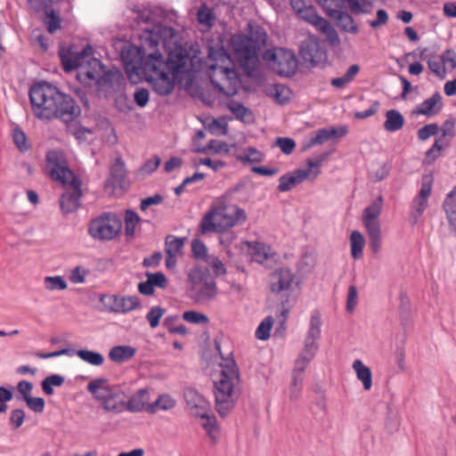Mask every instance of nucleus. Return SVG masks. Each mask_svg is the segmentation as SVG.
<instances>
[{"instance_id":"21","label":"nucleus","mask_w":456,"mask_h":456,"mask_svg":"<svg viewBox=\"0 0 456 456\" xmlns=\"http://www.w3.org/2000/svg\"><path fill=\"white\" fill-rule=\"evenodd\" d=\"M357 379L362 384L365 391H370L372 387V373L370 369L366 366L360 359L354 360L352 364Z\"/></svg>"},{"instance_id":"62","label":"nucleus","mask_w":456,"mask_h":456,"mask_svg":"<svg viewBox=\"0 0 456 456\" xmlns=\"http://www.w3.org/2000/svg\"><path fill=\"white\" fill-rule=\"evenodd\" d=\"M206 262L212 267L216 276H220L226 273V268L224 265L217 256H208Z\"/></svg>"},{"instance_id":"59","label":"nucleus","mask_w":456,"mask_h":456,"mask_svg":"<svg viewBox=\"0 0 456 456\" xmlns=\"http://www.w3.org/2000/svg\"><path fill=\"white\" fill-rule=\"evenodd\" d=\"M27 406L36 413H41L44 411L45 402L41 397L27 396L24 399Z\"/></svg>"},{"instance_id":"50","label":"nucleus","mask_w":456,"mask_h":456,"mask_svg":"<svg viewBox=\"0 0 456 456\" xmlns=\"http://www.w3.org/2000/svg\"><path fill=\"white\" fill-rule=\"evenodd\" d=\"M270 256V248L263 243H256L253 248V258L256 262L263 264Z\"/></svg>"},{"instance_id":"8","label":"nucleus","mask_w":456,"mask_h":456,"mask_svg":"<svg viewBox=\"0 0 456 456\" xmlns=\"http://www.w3.org/2000/svg\"><path fill=\"white\" fill-rule=\"evenodd\" d=\"M87 390L106 411L120 413L126 410L125 393L118 386L110 385L107 379L92 380L87 385Z\"/></svg>"},{"instance_id":"18","label":"nucleus","mask_w":456,"mask_h":456,"mask_svg":"<svg viewBox=\"0 0 456 456\" xmlns=\"http://www.w3.org/2000/svg\"><path fill=\"white\" fill-rule=\"evenodd\" d=\"M293 273L289 269L281 268L274 271L270 277V289L273 292H281L290 288Z\"/></svg>"},{"instance_id":"34","label":"nucleus","mask_w":456,"mask_h":456,"mask_svg":"<svg viewBox=\"0 0 456 456\" xmlns=\"http://www.w3.org/2000/svg\"><path fill=\"white\" fill-rule=\"evenodd\" d=\"M141 305V300L137 296L119 295V314H127Z\"/></svg>"},{"instance_id":"39","label":"nucleus","mask_w":456,"mask_h":456,"mask_svg":"<svg viewBox=\"0 0 456 456\" xmlns=\"http://www.w3.org/2000/svg\"><path fill=\"white\" fill-rule=\"evenodd\" d=\"M100 301L104 309L110 313L119 314V295L106 294L102 295Z\"/></svg>"},{"instance_id":"14","label":"nucleus","mask_w":456,"mask_h":456,"mask_svg":"<svg viewBox=\"0 0 456 456\" xmlns=\"http://www.w3.org/2000/svg\"><path fill=\"white\" fill-rule=\"evenodd\" d=\"M183 397L186 409L192 418H202L210 411V403L196 389L189 387L184 390Z\"/></svg>"},{"instance_id":"1","label":"nucleus","mask_w":456,"mask_h":456,"mask_svg":"<svg viewBox=\"0 0 456 456\" xmlns=\"http://www.w3.org/2000/svg\"><path fill=\"white\" fill-rule=\"evenodd\" d=\"M134 20L139 26L145 25L142 28V40L150 47H157L161 44L168 51V55L165 61L163 55L156 51L142 59L138 66L127 63V75L130 79L134 75H142L156 94L168 95L173 92L175 83L183 79V75L197 70L193 68L192 59L186 49L176 45V31L173 28L152 24V13L150 10L135 12Z\"/></svg>"},{"instance_id":"7","label":"nucleus","mask_w":456,"mask_h":456,"mask_svg":"<svg viewBox=\"0 0 456 456\" xmlns=\"http://www.w3.org/2000/svg\"><path fill=\"white\" fill-rule=\"evenodd\" d=\"M247 220L245 211L235 204H226L223 200L214 203L203 216L200 231L201 233H221Z\"/></svg>"},{"instance_id":"2","label":"nucleus","mask_w":456,"mask_h":456,"mask_svg":"<svg viewBox=\"0 0 456 456\" xmlns=\"http://www.w3.org/2000/svg\"><path fill=\"white\" fill-rule=\"evenodd\" d=\"M29 99L35 116L40 119L57 118L69 123L81 112L74 99L47 82L34 85L29 90Z\"/></svg>"},{"instance_id":"5","label":"nucleus","mask_w":456,"mask_h":456,"mask_svg":"<svg viewBox=\"0 0 456 456\" xmlns=\"http://www.w3.org/2000/svg\"><path fill=\"white\" fill-rule=\"evenodd\" d=\"M93 49L90 45L85 47L80 53H72L60 50V58L65 71L77 70V80L86 86L102 85L105 80L102 62L91 56Z\"/></svg>"},{"instance_id":"33","label":"nucleus","mask_w":456,"mask_h":456,"mask_svg":"<svg viewBox=\"0 0 456 456\" xmlns=\"http://www.w3.org/2000/svg\"><path fill=\"white\" fill-rule=\"evenodd\" d=\"M360 68L357 64L351 65L346 74L331 80V85L337 88H344L351 83L358 74Z\"/></svg>"},{"instance_id":"49","label":"nucleus","mask_w":456,"mask_h":456,"mask_svg":"<svg viewBox=\"0 0 456 456\" xmlns=\"http://www.w3.org/2000/svg\"><path fill=\"white\" fill-rule=\"evenodd\" d=\"M192 256L196 259L206 260L208 256V248L205 243L200 239H194L191 241Z\"/></svg>"},{"instance_id":"56","label":"nucleus","mask_w":456,"mask_h":456,"mask_svg":"<svg viewBox=\"0 0 456 456\" xmlns=\"http://www.w3.org/2000/svg\"><path fill=\"white\" fill-rule=\"evenodd\" d=\"M146 277L153 288L158 287L160 289H165L167 285V280L164 273L161 272H157L154 273L147 272Z\"/></svg>"},{"instance_id":"55","label":"nucleus","mask_w":456,"mask_h":456,"mask_svg":"<svg viewBox=\"0 0 456 456\" xmlns=\"http://www.w3.org/2000/svg\"><path fill=\"white\" fill-rule=\"evenodd\" d=\"M274 146L279 147L284 154L289 155L294 151L296 142L292 138L278 137L275 140Z\"/></svg>"},{"instance_id":"20","label":"nucleus","mask_w":456,"mask_h":456,"mask_svg":"<svg viewBox=\"0 0 456 456\" xmlns=\"http://www.w3.org/2000/svg\"><path fill=\"white\" fill-rule=\"evenodd\" d=\"M150 400V393L146 388L137 390L126 402V410L131 412L146 411Z\"/></svg>"},{"instance_id":"46","label":"nucleus","mask_w":456,"mask_h":456,"mask_svg":"<svg viewBox=\"0 0 456 456\" xmlns=\"http://www.w3.org/2000/svg\"><path fill=\"white\" fill-rule=\"evenodd\" d=\"M197 20L199 23L211 27L215 20L213 10L207 5H202L197 12Z\"/></svg>"},{"instance_id":"23","label":"nucleus","mask_w":456,"mask_h":456,"mask_svg":"<svg viewBox=\"0 0 456 456\" xmlns=\"http://www.w3.org/2000/svg\"><path fill=\"white\" fill-rule=\"evenodd\" d=\"M200 421V425L205 430L208 437L213 441L216 442L219 437L220 429L217 424V420L216 416L212 413V411H208L202 418H195Z\"/></svg>"},{"instance_id":"22","label":"nucleus","mask_w":456,"mask_h":456,"mask_svg":"<svg viewBox=\"0 0 456 456\" xmlns=\"http://www.w3.org/2000/svg\"><path fill=\"white\" fill-rule=\"evenodd\" d=\"M348 133L346 126L338 127L330 126L320 129L315 133V144L323 143L324 142L335 140L345 136Z\"/></svg>"},{"instance_id":"60","label":"nucleus","mask_w":456,"mask_h":456,"mask_svg":"<svg viewBox=\"0 0 456 456\" xmlns=\"http://www.w3.org/2000/svg\"><path fill=\"white\" fill-rule=\"evenodd\" d=\"M71 134L78 142H83L93 134V130L82 126H76L71 128Z\"/></svg>"},{"instance_id":"10","label":"nucleus","mask_w":456,"mask_h":456,"mask_svg":"<svg viewBox=\"0 0 456 456\" xmlns=\"http://www.w3.org/2000/svg\"><path fill=\"white\" fill-rule=\"evenodd\" d=\"M263 59L268 68L281 77H290L297 69V61L294 53L285 48L275 47L267 50Z\"/></svg>"},{"instance_id":"51","label":"nucleus","mask_w":456,"mask_h":456,"mask_svg":"<svg viewBox=\"0 0 456 456\" xmlns=\"http://www.w3.org/2000/svg\"><path fill=\"white\" fill-rule=\"evenodd\" d=\"M429 69L437 77L444 78L446 75V69L438 56H433L428 61Z\"/></svg>"},{"instance_id":"28","label":"nucleus","mask_w":456,"mask_h":456,"mask_svg":"<svg viewBox=\"0 0 456 456\" xmlns=\"http://www.w3.org/2000/svg\"><path fill=\"white\" fill-rule=\"evenodd\" d=\"M314 338H307L304 350L302 351L299 358L295 364V370L297 372L304 371L305 368L314 358Z\"/></svg>"},{"instance_id":"25","label":"nucleus","mask_w":456,"mask_h":456,"mask_svg":"<svg viewBox=\"0 0 456 456\" xmlns=\"http://www.w3.org/2000/svg\"><path fill=\"white\" fill-rule=\"evenodd\" d=\"M235 159L242 164L260 163L265 155L255 147H246L234 154Z\"/></svg>"},{"instance_id":"35","label":"nucleus","mask_w":456,"mask_h":456,"mask_svg":"<svg viewBox=\"0 0 456 456\" xmlns=\"http://www.w3.org/2000/svg\"><path fill=\"white\" fill-rule=\"evenodd\" d=\"M336 20L338 26L344 31L353 34H356L358 32V28L349 14L342 12H337Z\"/></svg>"},{"instance_id":"45","label":"nucleus","mask_w":456,"mask_h":456,"mask_svg":"<svg viewBox=\"0 0 456 456\" xmlns=\"http://www.w3.org/2000/svg\"><path fill=\"white\" fill-rule=\"evenodd\" d=\"M90 271L81 265H77L70 270L69 279L73 284H83L86 282V276Z\"/></svg>"},{"instance_id":"40","label":"nucleus","mask_w":456,"mask_h":456,"mask_svg":"<svg viewBox=\"0 0 456 456\" xmlns=\"http://www.w3.org/2000/svg\"><path fill=\"white\" fill-rule=\"evenodd\" d=\"M274 320L272 316L265 317L256 330V338L259 340H267L270 338V331Z\"/></svg>"},{"instance_id":"52","label":"nucleus","mask_w":456,"mask_h":456,"mask_svg":"<svg viewBox=\"0 0 456 456\" xmlns=\"http://www.w3.org/2000/svg\"><path fill=\"white\" fill-rule=\"evenodd\" d=\"M110 175L116 183H121L125 179L126 167L120 158L117 159L116 163L110 167Z\"/></svg>"},{"instance_id":"37","label":"nucleus","mask_w":456,"mask_h":456,"mask_svg":"<svg viewBox=\"0 0 456 456\" xmlns=\"http://www.w3.org/2000/svg\"><path fill=\"white\" fill-rule=\"evenodd\" d=\"M45 288L49 291L64 290L68 288V283L62 276H45L44 278Z\"/></svg>"},{"instance_id":"47","label":"nucleus","mask_w":456,"mask_h":456,"mask_svg":"<svg viewBox=\"0 0 456 456\" xmlns=\"http://www.w3.org/2000/svg\"><path fill=\"white\" fill-rule=\"evenodd\" d=\"M183 319L190 323L193 324H204L208 325L209 323L208 317L196 311H186L183 314Z\"/></svg>"},{"instance_id":"31","label":"nucleus","mask_w":456,"mask_h":456,"mask_svg":"<svg viewBox=\"0 0 456 456\" xmlns=\"http://www.w3.org/2000/svg\"><path fill=\"white\" fill-rule=\"evenodd\" d=\"M364 246L365 239L363 235L358 231H354L350 235L351 255L353 258L359 259L362 256Z\"/></svg>"},{"instance_id":"16","label":"nucleus","mask_w":456,"mask_h":456,"mask_svg":"<svg viewBox=\"0 0 456 456\" xmlns=\"http://www.w3.org/2000/svg\"><path fill=\"white\" fill-rule=\"evenodd\" d=\"M308 168H298L290 173H288L279 179L278 190L281 192L289 191L295 186L303 183L310 174L312 167H314V160L309 159L307 160Z\"/></svg>"},{"instance_id":"36","label":"nucleus","mask_w":456,"mask_h":456,"mask_svg":"<svg viewBox=\"0 0 456 456\" xmlns=\"http://www.w3.org/2000/svg\"><path fill=\"white\" fill-rule=\"evenodd\" d=\"M230 111L241 121H248L252 118V112L241 103L231 101L228 105Z\"/></svg>"},{"instance_id":"53","label":"nucleus","mask_w":456,"mask_h":456,"mask_svg":"<svg viewBox=\"0 0 456 456\" xmlns=\"http://www.w3.org/2000/svg\"><path fill=\"white\" fill-rule=\"evenodd\" d=\"M165 314V310L160 306H153L146 314V319L152 329L159 326V321Z\"/></svg>"},{"instance_id":"26","label":"nucleus","mask_w":456,"mask_h":456,"mask_svg":"<svg viewBox=\"0 0 456 456\" xmlns=\"http://www.w3.org/2000/svg\"><path fill=\"white\" fill-rule=\"evenodd\" d=\"M385 118L384 128L390 133L400 130L405 122L403 116L396 110H387L385 114Z\"/></svg>"},{"instance_id":"32","label":"nucleus","mask_w":456,"mask_h":456,"mask_svg":"<svg viewBox=\"0 0 456 456\" xmlns=\"http://www.w3.org/2000/svg\"><path fill=\"white\" fill-rule=\"evenodd\" d=\"M449 145V142L446 141H444L443 138H437L433 146L426 152L424 157V163L425 164H432L436 161V159H438L442 151Z\"/></svg>"},{"instance_id":"3","label":"nucleus","mask_w":456,"mask_h":456,"mask_svg":"<svg viewBox=\"0 0 456 456\" xmlns=\"http://www.w3.org/2000/svg\"><path fill=\"white\" fill-rule=\"evenodd\" d=\"M46 168L51 178L65 188L60 199L61 210L65 213L75 211L82 195L81 181L68 167L63 153L56 150L50 151L46 155Z\"/></svg>"},{"instance_id":"15","label":"nucleus","mask_w":456,"mask_h":456,"mask_svg":"<svg viewBox=\"0 0 456 456\" xmlns=\"http://www.w3.org/2000/svg\"><path fill=\"white\" fill-rule=\"evenodd\" d=\"M187 240L186 237L167 235L165 239L166 267L172 270L175 267L177 257L183 255V249Z\"/></svg>"},{"instance_id":"24","label":"nucleus","mask_w":456,"mask_h":456,"mask_svg":"<svg viewBox=\"0 0 456 456\" xmlns=\"http://www.w3.org/2000/svg\"><path fill=\"white\" fill-rule=\"evenodd\" d=\"M176 406V400L168 394H161L151 403H150L146 411L151 414L157 413L159 411H169Z\"/></svg>"},{"instance_id":"41","label":"nucleus","mask_w":456,"mask_h":456,"mask_svg":"<svg viewBox=\"0 0 456 456\" xmlns=\"http://www.w3.org/2000/svg\"><path fill=\"white\" fill-rule=\"evenodd\" d=\"M139 216L133 210H126L125 214V232L126 235L132 237L135 232V228L140 222Z\"/></svg>"},{"instance_id":"6","label":"nucleus","mask_w":456,"mask_h":456,"mask_svg":"<svg viewBox=\"0 0 456 456\" xmlns=\"http://www.w3.org/2000/svg\"><path fill=\"white\" fill-rule=\"evenodd\" d=\"M220 379L215 382L216 410L225 417L233 409L238 397L237 386L240 382L239 370L231 357L222 358Z\"/></svg>"},{"instance_id":"38","label":"nucleus","mask_w":456,"mask_h":456,"mask_svg":"<svg viewBox=\"0 0 456 456\" xmlns=\"http://www.w3.org/2000/svg\"><path fill=\"white\" fill-rule=\"evenodd\" d=\"M315 28L323 32L330 42L338 41V37L335 29L322 17L315 15Z\"/></svg>"},{"instance_id":"63","label":"nucleus","mask_w":456,"mask_h":456,"mask_svg":"<svg viewBox=\"0 0 456 456\" xmlns=\"http://www.w3.org/2000/svg\"><path fill=\"white\" fill-rule=\"evenodd\" d=\"M12 138L15 145L20 151L28 150L27 137L23 131L19 128L13 130Z\"/></svg>"},{"instance_id":"42","label":"nucleus","mask_w":456,"mask_h":456,"mask_svg":"<svg viewBox=\"0 0 456 456\" xmlns=\"http://www.w3.org/2000/svg\"><path fill=\"white\" fill-rule=\"evenodd\" d=\"M64 383V378L59 374H53L48 377H46L42 381V389L43 391L48 395H51L53 394V387H61Z\"/></svg>"},{"instance_id":"57","label":"nucleus","mask_w":456,"mask_h":456,"mask_svg":"<svg viewBox=\"0 0 456 456\" xmlns=\"http://www.w3.org/2000/svg\"><path fill=\"white\" fill-rule=\"evenodd\" d=\"M440 128L437 124L432 123L424 126L418 130V138L420 141H426L429 137L436 135L439 132Z\"/></svg>"},{"instance_id":"27","label":"nucleus","mask_w":456,"mask_h":456,"mask_svg":"<svg viewBox=\"0 0 456 456\" xmlns=\"http://www.w3.org/2000/svg\"><path fill=\"white\" fill-rule=\"evenodd\" d=\"M136 353L131 346H116L109 352V358L114 362H124L133 358Z\"/></svg>"},{"instance_id":"58","label":"nucleus","mask_w":456,"mask_h":456,"mask_svg":"<svg viewBox=\"0 0 456 456\" xmlns=\"http://www.w3.org/2000/svg\"><path fill=\"white\" fill-rule=\"evenodd\" d=\"M176 318L177 317H167L163 322V326L168 330L169 333L186 335L187 328L184 325H174L173 322Z\"/></svg>"},{"instance_id":"48","label":"nucleus","mask_w":456,"mask_h":456,"mask_svg":"<svg viewBox=\"0 0 456 456\" xmlns=\"http://www.w3.org/2000/svg\"><path fill=\"white\" fill-rule=\"evenodd\" d=\"M370 240V248L373 253L379 252L382 245L381 229L366 230Z\"/></svg>"},{"instance_id":"43","label":"nucleus","mask_w":456,"mask_h":456,"mask_svg":"<svg viewBox=\"0 0 456 456\" xmlns=\"http://www.w3.org/2000/svg\"><path fill=\"white\" fill-rule=\"evenodd\" d=\"M209 151H213L215 153L227 154L230 151V146L224 142L210 140L205 147L199 149L197 151L200 153H208Z\"/></svg>"},{"instance_id":"4","label":"nucleus","mask_w":456,"mask_h":456,"mask_svg":"<svg viewBox=\"0 0 456 456\" xmlns=\"http://www.w3.org/2000/svg\"><path fill=\"white\" fill-rule=\"evenodd\" d=\"M212 85L224 95L237 94L240 85L239 75L232 61L223 46H208L205 61Z\"/></svg>"},{"instance_id":"13","label":"nucleus","mask_w":456,"mask_h":456,"mask_svg":"<svg viewBox=\"0 0 456 456\" xmlns=\"http://www.w3.org/2000/svg\"><path fill=\"white\" fill-rule=\"evenodd\" d=\"M432 175H423L421 179L420 189L411 204L410 221L411 224L415 225L419 222L425 210L428 207V199L432 193Z\"/></svg>"},{"instance_id":"61","label":"nucleus","mask_w":456,"mask_h":456,"mask_svg":"<svg viewBox=\"0 0 456 456\" xmlns=\"http://www.w3.org/2000/svg\"><path fill=\"white\" fill-rule=\"evenodd\" d=\"M25 419V412L21 409H15L10 414V425L13 429H17L23 424Z\"/></svg>"},{"instance_id":"11","label":"nucleus","mask_w":456,"mask_h":456,"mask_svg":"<svg viewBox=\"0 0 456 456\" xmlns=\"http://www.w3.org/2000/svg\"><path fill=\"white\" fill-rule=\"evenodd\" d=\"M231 44L241 67L251 75L258 62L256 42L244 34H236L232 37Z\"/></svg>"},{"instance_id":"17","label":"nucleus","mask_w":456,"mask_h":456,"mask_svg":"<svg viewBox=\"0 0 456 456\" xmlns=\"http://www.w3.org/2000/svg\"><path fill=\"white\" fill-rule=\"evenodd\" d=\"M383 200L379 197L369 207H367L362 214V223L366 230L380 228L379 216L382 212Z\"/></svg>"},{"instance_id":"12","label":"nucleus","mask_w":456,"mask_h":456,"mask_svg":"<svg viewBox=\"0 0 456 456\" xmlns=\"http://www.w3.org/2000/svg\"><path fill=\"white\" fill-rule=\"evenodd\" d=\"M122 227L121 219L114 213H104L94 219L89 226V234L97 240L114 239Z\"/></svg>"},{"instance_id":"9","label":"nucleus","mask_w":456,"mask_h":456,"mask_svg":"<svg viewBox=\"0 0 456 456\" xmlns=\"http://www.w3.org/2000/svg\"><path fill=\"white\" fill-rule=\"evenodd\" d=\"M191 297L203 304L216 298L217 287L208 268L195 266L188 273Z\"/></svg>"},{"instance_id":"54","label":"nucleus","mask_w":456,"mask_h":456,"mask_svg":"<svg viewBox=\"0 0 456 456\" xmlns=\"http://www.w3.org/2000/svg\"><path fill=\"white\" fill-rule=\"evenodd\" d=\"M443 208L446 213V216L456 214V185L447 194Z\"/></svg>"},{"instance_id":"44","label":"nucleus","mask_w":456,"mask_h":456,"mask_svg":"<svg viewBox=\"0 0 456 456\" xmlns=\"http://www.w3.org/2000/svg\"><path fill=\"white\" fill-rule=\"evenodd\" d=\"M299 54L305 61L314 62V39L312 37L300 43Z\"/></svg>"},{"instance_id":"19","label":"nucleus","mask_w":456,"mask_h":456,"mask_svg":"<svg viewBox=\"0 0 456 456\" xmlns=\"http://www.w3.org/2000/svg\"><path fill=\"white\" fill-rule=\"evenodd\" d=\"M442 107V97L439 93H435L431 97L417 105L414 113L417 115L433 117L440 112Z\"/></svg>"},{"instance_id":"30","label":"nucleus","mask_w":456,"mask_h":456,"mask_svg":"<svg viewBox=\"0 0 456 456\" xmlns=\"http://www.w3.org/2000/svg\"><path fill=\"white\" fill-rule=\"evenodd\" d=\"M74 355H77L83 362L93 365V366H101L104 362V357L101 353L87 350V349H79L75 351Z\"/></svg>"},{"instance_id":"64","label":"nucleus","mask_w":456,"mask_h":456,"mask_svg":"<svg viewBox=\"0 0 456 456\" xmlns=\"http://www.w3.org/2000/svg\"><path fill=\"white\" fill-rule=\"evenodd\" d=\"M160 159L158 156H154L148 159L140 168V172L142 175H150L153 173L159 166Z\"/></svg>"},{"instance_id":"29","label":"nucleus","mask_w":456,"mask_h":456,"mask_svg":"<svg viewBox=\"0 0 456 456\" xmlns=\"http://www.w3.org/2000/svg\"><path fill=\"white\" fill-rule=\"evenodd\" d=\"M290 4L299 18L314 25V8L306 5L304 0H290Z\"/></svg>"}]
</instances>
